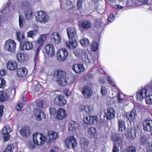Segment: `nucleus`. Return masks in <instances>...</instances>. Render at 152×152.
Returning <instances> with one entry per match:
<instances>
[{"label": "nucleus", "mask_w": 152, "mask_h": 152, "mask_svg": "<svg viewBox=\"0 0 152 152\" xmlns=\"http://www.w3.org/2000/svg\"><path fill=\"white\" fill-rule=\"evenodd\" d=\"M54 76L56 81L60 86H64L66 84V73L64 71L61 70L55 71L54 72Z\"/></svg>", "instance_id": "f257e3e1"}, {"label": "nucleus", "mask_w": 152, "mask_h": 152, "mask_svg": "<svg viewBox=\"0 0 152 152\" xmlns=\"http://www.w3.org/2000/svg\"><path fill=\"white\" fill-rule=\"evenodd\" d=\"M74 53L75 55L81 58L83 60L87 63H92L94 61L91 58V56H89L85 50H82L80 49L75 50Z\"/></svg>", "instance_id": "f03ea898"}, {"label": "nucleus", "mask_w": 152, "mask_h": 152, "mask_svg": "<svg viewBox=\"0 0 152 152\" xmlns=\"http://www.w3.org/2000/svg\"><path fill=\"white\" fill-rule=\"evenodd\" d=\"M35 16L36 21L42 23H45L50 20L48 15L44 11H37L35 13Z\"/></svg>", "instance_id": "7ed1b4c3"}, {"label": "nucleus", "mask_w": 152, "mask_h": 152, "mask_svg": "<svg viewBox=\"0 0 152 152\" xmlns=\"http://www.w3.org/2000/svg\"><path fill=\"white\" fill-rule=\"evenodd\" d=\"M148 90V88L146 86L139 90L136 95V100L138 103L141 104L142 103V100L146 95Z\"/></svg>", "instance_id": "20e7f679"}, {"label": "nucleus", "mask_w": 152, "mask_h": 152, "mask_svg": "<svg viewBox=\"0 0 152 152\" xmlns=\"http://www.w3.org/2000/svg\"><path fill=\"white\" fill-rule=\"evenodd\" d=\"M33 143L38 145H41L46 141L45 136L41 133H35L33 135Z\"/></svg>", "instance_id": "39448f33"}, {"label": "nucleus", "mask_w": 152, "mask_h": 152, "mask_svg": "<svg viewBox=\"0 0 152 152\" xmlns=\"http://www.w3.org/2000/svg\"><path fill=\"white\" fill-rule=\"evenodd\" d=\"M16 42L14 40L8 39L5 43L4 49L9 52H14L16 49Z\"/></svg>", "instance_id": "423d86ee"}, {"label": "nucleus", "mask_w": 152, "mask_h": 152, "mask_svg": "<svg viewBox=\"0 0 152 152\" xmlns=\"http://www.w3.org/2000/svg\"><path fill=\"white\" fill-rule=\"evenodd\" d=\"M68 52L65 49L62 48L57 52L56 56L57 60L60 62L66 60L68 56Z\"/></svg>", "instance_id": "0eeeda50"}, {"label": "nucleus", "mask_w": 152, "mask_h": 152, "mask_svg": "<svg viewBox=\"0 0 152 152\" xmlns=\"http://www.w3.org/2000/svg\"><path fill=\"white\" fill-rule=\"evenodd\" d=\"M65 143L67 148H70L72 147L73 149L77 144L76 139L73 136H69L66 137L65 139Z\"/></svg>", "instance_id": "6e6552de"}, {"label": "nucleus", "mask_w": 152, "mask_h": 152, "mask_svg": "<svg viewBox=\"0 0 152 152\" xmlns=\"http://www.w3.org/2000/svg\"><path fill=\"white\" fill-rule=\"evenodd\" d=\"M92 86V83H90V85L86 86L83 88L82 93L85 98H88L91 96L92 94L91 90Z\"/></svg>", "instance_id": "1a4fd4ad"}, {"label": "nucleus", "mask_w": 152, "mask_h": 152, "mask_svg": "<svg viewBox=\"0 0 152 152\" xmlns=\"http://www.w3.org/2000/svg\"><path fill=\"white\" fill-rule=\"evenodd\" d=\"M80 144L81 148V152H92L88 149V142L87 139L84 137L81 138Z\"/></svg>", "instance_id": "9d476101"}, {"label": "nucleus", "mask_w": 152, "mask_h": 152, "mask_svg": "<svg viewBox=\"0 0 152 152\" xmlns=\"http://www.w3.org/2000/svg\"><path fill=\"white\" fill-rule=\"evenodd\" d=\"M59 136L58 134L53 131H49L48 132L46 138V141L48 143L53 142Z\"/></svg>", "instance_id": "9b49d317"}, {"label": "nucleus", "mask_w": 152, "mask_h": 152, "mask_svg": "<svg viewBox=\"0 0 152 152\" xmlns=\"http://www.w3.org/2000/svg\"><path fill=\"white\" fill-rule=\"evenodd\" d=\"M67 34L70 39L76 40L77 37V30L74 27H69L67 29Z\"/></svg>", "instance_id": "f8f14e48"}, {"label": "nucleus", "mask_w": 152, "mask_h": 152, "mask_svg": "<svg viewBox=\"0 0 152 152\" xmlns=\"http://www.w3.org/2000/svg\"><path fill=\"white\" fill-rule=\"evenodd\" d=\"M119 3V4L115 5V2L113 1L112 3L110 0H109V4L113 8L115 9H126L127 8L126 0H120Z\"/></svg>", "instance_id": "ddd939ff"}, {"label": "nucleus", "mask_w": 152, "mask_h": 152, "mask_svg": "<svg viewBox=\"0 0 152 152\" xmlns=\"http://www.w3.org/2000/svg\"><path fill=\"white\" fill-rule=\"evenodd\" d=\"M11 131L10 127L8 125L5 126L2 130L1 132L4 141L6 142L9 140L10 137L9 133Z\"/></svg>", "instance_id": "4468645a"}, {"label": "nucleus", "mask_w": 152, "mask_h": 152, "mask_svg": "<svg viewBox=\"0 0 152 152\" xmlns=\"http://www.w3.org/2000/svg\"><path fill=\"white\" fill-rule=\"evenodd\" d=\"M45 49L46 54L48 57H51L54 56L55 49L52 45L49 44L46 45Z\"/></svg>", "instance_id": "2eb2a0df"}, {"label": "nucleus", "mask_w": 152, "mask_h": 152, "mask_svg": "<svg viewBox=\"0 0 152 152\" xmlns=\"http://www.w3.org/2000/svg\"><path fill=\"white\" fill-rule=\"evenodd\" d=\"M115 111L112 108H108L105 111V113L106 119L107 120H110L115 116Z\"/></svg>", "instance_id": "dca6fc26"}, {"label": "nucleus", "mask_w": 152, "mask_h": 152, "mask_svg": "<svg viewBox=\"0 0 152 152\" xmlns=\"http://www.w3.org/2000/svg\"><path fill=\"white\" fill-rule=\"evenodd\" d=\"M17 61L20 63H24L27 61L29 58V56L24 53H19L16 56Z\"/></svg>", "instance_id": "f3484780"}, {"label": "nucleus", "mask_w": 152, "mask_h": 152, "mask_svg": "<svg viewBox=\"0 0 152 152\" xmlns=\"http://www.w3.org/2000/svg\"><path fill=\"white\" fill-rule=\"evenodd\" d=\"M54 102L56 105L63 106L66 104V101L63 96L59 95L55 98Z\"/></svg>", "instance_id": "a211bd4d"}, {"label": "nucleus", "mask_w": 152, "mask_h": 152, "mask_svg": "<svg viewBox=\"0 0 152 152\" xmlns=\"http://www.w3.org/2000/svg\"><path fill=\"white\" fill-rule=\"evenodd\" d=\"M142 124L145 131L148 132L152 131V120L149 118L143 121Z\"/></svg>", "instance_id": "6ab92c4d"}, {"label": "nucleus", "mask_w": 152, "mask_h": 152, "mask_svg": "<svg viewBox=\"0 0 152 152\" xmlns=\"http://www.w3.org/2000/svg\"><path fill=\"white\" fill-rule=\"evenodd\" d=\"M34 115L36 119L38 121L41 120L45 118L44 113L39 109H35L34 111Z\"/></svg>", "instance_id": "aec40b11"}, {"label": "nucleus", "mask_w": 152, "mask_h": 152, "mask_svg": "<svg viewBox=\"0 0 152 152\" xmlns=\"http://www.w3.org/2000/svg\"><path fill=\"white\" fill-rule=\"evenodd\" d=\"M136 107H134L132 110L126 114L127 119L130 122L133 121L137 114Z\"/></svg>", "instance_id": "412c9836"}, {"label": "nucleus", "mask_w": 152, "mask_h": 152, "mask_svg": "<svg viewBox=\"0 0 152 152\" xmlns=\"http://www.w3.org/2000/svg\"><path fill=\"white\" fill-rule=\"evenodd\" d=\"M20 49L22 50H30L33 47V45L31 42L26 41H25L23 43H20Z\"/></svg>", "instance_id": "4be33fe9"}, {"label": "nucleus", "mask_w": 152, "mask_h": 152, "mask_svg": "<svg viewBox=\"0 0 152 152\" xmlns=\"http://www.w3.org/2000/svg\"><path fill=\"white\" fill-rule=\"evenodd\" d=\"M47 37L46 34H41L39 35L38 37L35 42L36 45L39 47H41L43 45Z\"/></svg>", "instance_id": "5701e85b"}, {"label": "nucleus", "mask_w": 152, "mask_h": 152, "mask_svg": "<svg viewBox=\"0 0 152 152\" xmlns=\"http://www.w3.org/2000/svg\"><path fill=\"white\" fill-rule=\"evenodd\" d=\"M72 69L76 73L79 74L84 71L85 68L83 64H76L73 66Z\"/></svg>", "instance_id": "b1692460"}, {"label": "nucleus", "mask_w": 152, "mask_h": 152, "mask_svg": "<svg viewBox=\"0 0 152 152\" xmlns=\"http://www.w3.org/2000/svg\"><path fill=\"white\" fill-rule=\"evenodd\" d=\"M18 62L14 60L9 61L7 64V68L10 70H15L16 69L18 68Z\"/></svg>", "instance_id": "393cba45"}, {"label": "nucleus", "mask_w": 152, "mask_h": 152, "mask_svg": "<svg viewBox=\"0 0 152 152\" xmlns=\"http://www.w3.org/2000/svg\"><path fill=\"white\" fill-rule=\"evenodd\" d=\"M100 34L98 33L97 36L96 38L95 41L92 43L91 45V49L93 51H96L98 49L99 45V41L100 40Z\"/></svg>", "instance_id": "a878e982"}, {"label": "nucleus", "mask_w": 152, "mask_h": 152, "mask_svg": "<svg viewBox=\"0 0 152 152\" xmlns=\"http://www.w3.org/2000/svg\"><path fill=\"white\" fill-rule=\"evenodd\" d=\"M20 133L21 135L24 137H27L31 134L30 129L28 126H24L22 127Z\"/></svg>", "instance_id": "bb28decb"}, {"label": "nucleus", "mask_w": 152, "mask_h": 152, "mask_svg": "<svg viewBox=\"0 0 152 152\" xmlns=\"http://www.w3.org/2000/svg\"><path fill=\"white\" fill-rule=\"evenodd\" d=\"M66 115V112L64 109L60 108L58 110L56 115V118L57 119H62L64 118Z\"/></svg>", "instance_id": "cd10ccee"}, {"label": "nucleus", "mask_w": 152, "mask_h": 152, "mask_svg": "<svg viewBox=\"0 0 152 152\" xmlns=\"http://www.w3.org/2000/svg\"><path fill=\"white\" fill-rule=\"evenodd\" d=\"M51 37V39L53 40L54 42L56 44H58L61 42V36L58 32H53Z\"/></svg>", "instance_id": "c85d7f7f"}, {"label": "nucleus", "mask_w": 152, "mask_h": 152, "mask_svg": "<svg viewBox=\"0 0 152 152\" xmlns=\"http://www.w3.org/2000/svg\"><path fill=\"white\" fill-rule=\"evenodd\" d=\"M27 73V69L24 67L20 68L17 71V75L19 77H23L25 76Z\"/></svg>", "instance_id": "c756f323"}, {"label": "nucleus", "mask_w": 152, "mask_h": 152, "mask_svg": "<svg viewBox=\"0 0 152 152\" xmlns=\"http://www.w3.org/2000/svg\"><path fill=\"white\" fill-rule=\"evenodd\" d=\"M96 119V116H87L84 119V121L87 124H92L95 123Z\"/></svg>", "instance_id": "7c9ffc66"}, {"label": "nucleus", "mask_w": 152, "mask_h": 152, "mask_svg": "<svg viewBox=\"0 0 152 152\" xmlns=\"http://www.w3.org/2000/svg\"><path fill=\"white\" fill-rule=\"evenodd\" d=\"M105 21L106 19L104 18L96 19L94 21V24L97 28H101L104 26Z\"/></svg>", "instance_id": "2f4dec72"}, {"label": "nucleus", "mask_w": 152, "mask_h": 152, "mask_svg": "<svg viewBox=\"0 0 152 152\" xmlns=\"http://www.w3.org/2000/svg\"><path fill=\"white\" fill-rule=\"evenodd\" d=\"M118 128L119 131L123 132L126 130L125 121L121 119H118Z\"/></svg>", "instance_id": "473e14b6"}, {"label": "nucleus", "mask_w": 152, "mask_h": 152, "mask_svg": "<svg viewBox=\"0 0 152 152\" xmlns=\"http://www.w3.org/2000/svg\"><path fill=\"white\" fill-rule=\"evenodd\" d=\"M65 44L66 46L70 49H73L77 45V42L76 40L66 42Z\"/></svg>", "instance_id": "72a5a7b5"}, {"label": "nucleus", "mask_w": 152, "mask_h": 152, "mask_svg": "<svg viewBox=\"0 0 152 152\" xmlns=\"http://www.w3.org/2000/svg\"><path fill=\"white\" fill-rule=\"evenodd\" d=\"M16 35L17 39L20 43L25 39V34L23 32L17 31L16 33Z\"/></svg>", "instance_id": "f704fd0d"}, {"label": "nucleus", "mask_w": 152, "mask_h": 152, "mask_svg": "<svg viewBox=\"0 0 152 152\" xmlns=\"http://www.w3.org/2000/svg\"><path fill=\"white\" fill-rule=\"evenodd\" d=\"M80 25L84 29H88L91 26V22L87 20H84L80 23Z\"/></svg>", "instance_id": "c9c22d12"}, {"label": "nucleus", "mask_w": 152, "mask_h": 152, "mask_svg": "<svg viewBox=\"0 0 152 152\" xmlns=\"http://www.w3.org/2000/svg\"><path fill=\"white\" fill-rule=\"evenodd\" d=\"M78 126V124L75 121H71L68 125L69 129L70 130L76 131Z\"/></svg>", "instance_id": "e433bc0d"}, {"label": "nucleus", "mask_w": 152, "mask_h": 152, "mask_svg": "<svg viewBox=\"0 0 152 152\" xmlns=\"http://www.w3.org/2000/svg\"><path fill=\"white\" fill-rule=\"evenodd\" d=\"M8 98L9 96L5 91H2L0 92V101L1 102H4Z\"/></svg>", "instance_id": "4c0bfd02"}, {"label": "nucleus", "mask_w": 152, "mask_h": 152, "mask_svg": "<svg viewBox=\"0 0 152 152\" xmlns=\"http://www.w3.org/2000/svg\"><path fill=\"white\" fill-rule=\"evenodd\" d=\"M34 12L30 10L26 12L25 14V18L28 20L32 19L34 18Z\"/></svg>", "instance_id": "58836bf2"}, {"label": "nucleus", "mask_w": 152, "mask_h": 152, "mask_svg": "<svg viewBox=\"0 0 152 152\" xmlns=\"http://www.w3.org/2000/svg\"><path fill=\"white\" fill-rule=\"evenodd\" d=\"M80 43L82 46L85 47L89 46L90 44V42L89 40L85 38H83L80 40Z\"/></svg>", "instance_id": "ea45409f"}, {"label": "nucleus", "mask_w": 152, "mask_h": 152, "mask_svg": "<svg viewBox=\"0 0 152 152\" xmlns=\"http://www.w3.org/2000/svg\"><path fill=\"white\" fill-rule=\"evenodd\" d=\"M82 108L85 109V110L86 114H90L93 112V109L91 106L87 105L85 107L84 106H82Z\"/></svg>", "instance_id": "a19ab883"}, {"label": "nucleus", "mask_w": 152, "mask_h": 152, "mask_svg": "<svg viewBox=\"0 0 152 152\" xmlns=\"http://www.w3.org/2000/svg\"><path fill=\"white\" fill-rule=\"evenodd\" d=\"M117 95L118 103L121 104H122L123 105H124L126 103L127 100L125 99L121 98L119 92L117 94Z\"/></svg>", "instance_id": "79ce46f5"}, {"label": "nucleus", "mask_w": 152, "mask_h": 152, "mask_svg": "<svg viewBox=\"0 0 152 152\" xmlns=\"http://www.w3.org/2000/svg\"><path fill=\"white\" fill-rule=\"evenodd\" d=\"M37 34L33 30H30L27 32V35L28 37L34 38Z\"/></svg>", "instance_id": "37998d69"}, {"label": "nucleus", "mask_w": 152, "mask_h": 152, "mask_svg": "<svg viewBox=\"0 0 152 152\" xmlns=\"http://www.w3.org/2000/svg\"><path fill=\"white\" fill-rule=\"evenodd\" d=\"M136 151L135 147L129 146L125 149L124 152H136Z\"/></svg>", "instance_id": "c03bdc74"}, {"label": "nucleus", "mask_w": 152, "mask_h": 152, "mask_svg": "<svg viewBox=\"0 0 152 152\" xmlns=\"http://www.w3.org/2000/svg\"><path fill=\"white\" fill-rule=\"evenodd\" d=\"M146 103L148 104H152V94L148 95L145 98Z\"/></svg>", "instance_id": "a18cd8bd"}, {"label": "nucleus", "mask_w": 152, "mask_h": 152, "mask_svg": "<svg viewBox=\"0 0 152 152\" xmlns=\"http://www.w3.org/2000/svg\"><path fill=\"white\" fill-rule=\"evenodd\" d=\"M88 131L89 134L91 135H94L96 133V128L93 127L89 128Z\"/></svg>", "instance_id": "49530a36"}, {"label": "nucleus", "mask_w": 152, "mask_h": 152, "mask_svg": "<svg viewBox=\"0 0 152 152\" xmlns=\"http://www.w3.org/2000/svg\"><path fill=\"white\" fill-rule=\"evenodd\" d=\"M107 87L104 86H101V92L102 96H104L106 95L107 92Z\"/></svg>", "instance_id": "de8ad7c7"}, {"label": "nucleus", "mask_w": 152, "mask_h": 152, "mask_svg": "<svg viewBox=\"0 0 152 152\" xmlns=\"http://www.w3.org/2000/svg\"><path fill=\"white\" fill-rule=\"evenodd\" d=\"M13 145H9L3 152H12L13 149Z\"/></svg>", "instance_id": "09e8293b"}, {"label": "nucleus", "mask_w": 152, "mask_h": 152, "mask_svg": "<svg viewBox=\"0 0 152 152\" xmlns=\"http://www.w3.org/2000/svg\"><path fill=\"white\" fill-rule=\"evenodd\" d=\"M6 85V81L2 78H0V88H3Z\"/></svg>", "instance_id": "8fccbe9b"}, {"label": "nucleus", "mask_w": 152, "mask_h": 152, "mask_svg": "<svg viewBox=\"0 0 152 152\" xmlns=\"http://www.w3.org/2000/svg\"><path fill=\"white\" fill-rule=\"evenodd\" d=\"M147 142V139L145 136H142L140 139V142L142 145L145 144Z\"/></svg>", "instance_id": "3c124183"}, {"label": "nucleus", "mask_w": 152, "mask_h": 152, "mask_svg": "<svg viewBox=\"0 0 152 152\" xmlns=\"http://www.w3.org/2000/svg\"><path fill=\"white\" fill-rule=\"evenodd\" d=\"M23 21L24 19L23 17L21 16L20 15L19 19V23L20 28H21L23 26Z\"/></svg>", "instance_id": "603ef678"}, {"label": "nucleus", "mask_w": 152, "mask_h": 152, "mask_svg": "<svg viewBox=\"0 0 152 152\" xmlns=\"http://www.w3.org/2000/svg\"><path fill=\"white\" fill-rule=\"evenodd\" d=\"M107 79L109 83L112 86L115 87L116 86L115 83L113 82L111 78L109 77L108 76L107 77Z\"/></svg>", "instance_id": "864d4df0"}, {"label": "nucleus", "mask_w": 152, "mask_h": 152, "mask_svg": "<svg viewBox=\"0 0 152 152\" xmlns=\"http://www.w3.org/2000/svg\"><path fill=\"white\" fill-rule=\"evenodd\" d=\"M126 5L127 7L131 6H133L134 2H133L132 0H126Z\"/></svg>", "instance_id": "5fc2aeb1"}, {"label": "nucleus", "mask_w": 152, "mask_h": 152, "mask_svg": "<svg viewBox=\"0 0 152 152\" xmlns=\"http://www.w3.org/2000/svg\"><path fill=\"white\" fill-rule=\"evenodd\" d=\"M23 106V104L21 102H19L16 106V110L17 111H19L21 110L22 107Z\"/></svg>", "instance_id": "6e6d98bb"}, {"label": "nucleus", "mask_w": 152, "mask_h": 152, "mask_svg": "<svg viewBox=\"0 0 152 152\" xmlns=\"http://www.w3.org/2000/svg\"><path fill=\"white\" fill-rule=\"evenodd\" d=\"M114 18L115 16L113 14H110L107 20L108 21L110 22H113L114 20Z\"/></svg>", "instance_id": "4d7b16f0"}, {"label": "nucleus", "mask_w": 152, "mask_h": 152, "mask_svg": "<svg viewBox=\"0 0 152 152\" xmlns=\"http://www.w3.org/2000/svg\"><path fill=\"white\" fill-rule=\"evenodd\" d=\"M83 1V0H77V3L78 9H80L81 7Z\"/></svg>", "instance_id": "13d9d810"}, {"label": "nucleus", "mask_w": 152, "mask_h": 152, "mask_svg": "<svg viewBox=\"0 0 152 152\" xmlns=\"http://www.w3.org/2000/svg\"><path fill=\"white\" fill-rule=\"evenodd\" d=\"M75 1V0H66V4L67 5L72 6Z\"/></svg>", "instance_id": "bf43d9fd"}, {"label": "nucleus", "mask_w": 152, "mask_h": 152, "mask_svg": "<svg viewBox=\"0 0 152 152\" xmlns=\"http://www.w3.org/2000/svg\"><path fill=\"white\" fill-rule=\"evenodd\" d=\"M64 94L67 96H68L71 94V92L68 89H65L64 91Z\"/></svg>", "instance_id": "052dcab7"}, {"label": "nucleus", "mask_w": 152, "mask_h": 152, "mask_svg": "<svg viewBox=\"0 0 152 152\" xmlns=\"http://www.w3.org/2000/svg\"><path fill=\"white\" fill-rule=\"evenodd\" d=\"M118 137H119L118 136H116L115 134H113L111 136V139L113 142H115L116 141V140L118 139Z\"/></svg>", "instance_id": "680f3d73"}, {"label": "nucleus", "mask_w": 152, "mask_h": 152, "mask_svg": "<svg viewBox=\"0 0 152 152\" xmlns=\"http://www.w3.org/2000/svg\"><path fill=\"white\" fill-rule=\"evenodd\" d=\"M119 148L115 144L113 145L112 152H119Z\"/></svg>", "instance_id": "e2e57ef3"}, {"label": "nucleus", "mask_w": 152, "mask_h": 152, "mask_svg": "<svg viewBox=\"0 0 152 152\" xmlns=\"http://www.w3.org/2000/svg\"><path fill=\"white\" fill-rule=\"evenodd\" d=\"M115 143L119 145H121L123 143L122 139L119 138V137H118V139L116 140Z\"/></svg>", "instance_id": "0e129e2a"}, {"label": "nucleus", "mask_w": 152, "mask_h": 152, "mask_svg": "<svg viewBox=\"0 0 152 152\" xmlns=\"http://www.w3.org/2000/svg\"><path fill=\"white\" fill-rule=\"evenodd\" d=\"M34 30H33L34 31L36 32L37 34H39V26L37 25H35L33 27Z\"/></svg>", "instance_id": "69168bd1"}, {"label": "nucleus", "mask_w": 152, "mask_h": 152, "mask_svg": "<svg viewBox=\"0 0 152 152\" xmlns=\"http://www.w3.org/2000/svg\"><path fill=\"white\" fill-rule=\"evenodd\" d=\"M138 3L140 4H145L148 2V0H137Z\"/></svg>", "instance_id": "338daca9"}, {"label": "nucleus", "mask_w": 152, "mask_h": 152, "mask_svg": "<svg viewBox=\"0 0 152 152\" xmlns=\"http://www.w3.org/2000/svg\"><path fill=\"white\" fill-rule=\"evenodd\" d=\"M99 81L101 84H103L105 83L104 79V77H102L99 78Z\"/></svg>", "instance_id": "774afa93"}]
</instances>
